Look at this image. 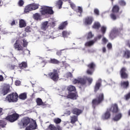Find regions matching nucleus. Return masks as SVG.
I'll return each mask as SVG.
<instances>
[{
	"label": "nucleus",
	"mask_w": 130,
	"mask_h": 130,
	"mask_svg": "<svg viewBox=\"0 0 130 130\" xmlns=\"http://www.w3.org/2000/svg\"><path fill=\"white\" fill-rule=\"evenodd\" d=\"M104 101V93H101L97 96L96 99H94L92 101V107L95 109L96 107Z\"/></svg>",
	"instance_id": "nucleus-1"
},
{
	"label": "nucleus",
	"mask_w": 130,
	"mask_h": 130,
	"mask_svg": "<svg viewBox=\"0 0 130 130\" xmlns=\"http://www.w3.org/2000/svg\"><path fill=\"white\" fill-rule=\"evenodd\" d=\"M48 77L54 82H57L58 79H59L58 71L56 69L53 70L52 72H50L48 74Z\"/></svg>",
	"instance_id": "nucleus-2"
},
{
	"label": "nucleus",
	"mask_w": 130,
	"mask_h": 130,
	"mask_svg": "<svg viewBox=\"0 0 130 130\" xmlns=\"http://www.w3.org/2000/svg\"><path fill=\"white\" fill-rule=\"evenodd\" d=\"M18 118H20V115L17 113H14L11 115L7 116L5 119L10 122H15V121L18 120Z\"/></svg>",
	"instance_id": "nucleus-3"
},
{
	"label": "nucleus",
	"mask_w": 130,
	"mask_h": 130,
	"mask_svg": "<svg viewBox=\"0 0 130 130\" xmlns=\"http://www.w3.org/2000/svg\"><path fill=\"white\" fill-rule=\"evenodd\" d=\"M19 98V95L17 93H12L7 96L6 100L9 102H17Z\"/></svg>",
	"instance_id": "nucleus-4"
},
{
	"label": "nucleus",
	"mask_w": 130,
	"mask_h": 130,
	"mask_svg": "<svg viewBox=\"0 0 130 130\" xmlns=\"http://www.w3.org/2000/svg\"><path fill=\"white\" fill-rule=\"evenodd\" d=\"M87 68H88V69L86 71V74L87 75H89L90 76H92L93 75V73H94V71H95V68H96V64L94 63V62H91L90 63H89L87 66Z\"/></svg>",
	"instance_id": "nucleus-5"
},
{
	"label": "nucleus",
	"mask_w": 130,
	"mask_h": 130,
	"mask_svg": "<svg viewBox=\"0 0 130 130\" xmlns=\"http://www.w3.org/2000/svg\"><path fill=\"white\" fill-rule=\"evenodd\" d=\"M87 82H88V84L90 86V85L93 83V78L85 76H83L82 78V87H84V88L87 87V85H86L87 84Z\"/></svg>",
	"instance_id": "nucleus-6"
},
{
	"label": "nucleus",
	"mask_w": 130,
	"mask_h": 130,
	"mask_svg": "<svg viewBox=\"0 0 130 130\" xmlns=\"http://www.w3.org/2000/svg\"><path fill=\"white\" fill-rule=\"evenodd\" d=\"M120 75L121 79L126 80L128 78V74L126 73V68L125 67H122L120 71Z\"/></svg>",
	"instance_id": "nucleus-7"
},
{
	"label": "nucleus",
	"mask_w": 130,
	"mask_h": 130,
	"mask_svg": "<svg viewBox=\"0 0 130 130\" xmlns=\"http://www.w3.org/2000/svg\"><path fill=\"white\" fill-rule=\"evenodd\" d=\"M31 121V119H29L28 117H25L22 118V119L21 121V122L19 123V124H22V127L24 128V127H26L29 123H30V122Z\"/></svg>",
	"instance_id": "nucleus-8"
},
{
	"label": "nucleus",
	"mask_w": 130,
	"mask_h": 130,
	"mask_svg": "<svg viewBox=\"0 0 130 130\" xmlns=\"http://www.w3.org/2000/svg\"><path fill=\"white\" fill-rule=\"evenodd\" d=\"M71 8L76 12L77 16L81 17L82 15V7H76V5L74 4L71 5Z\"/></svg>",
	"instance_id": "nucleus-9"
},
{
	"label": "nucleus",
	"mask_w": 130,
	"mask_h": 130,
	"mask_svg": "<svg viewBox=\"0 0 130 130\" xmlns=\"http://www.w3.org/2000/svg\"><path fill=\"white\" fill-rule=\"evenodd\" d=\"M111 117V114H110V112L109 109H107V111L102 116V119L103 120H108Z\"/></svg>",
	"instance_id": "nucleus-10"
},
{
	"label": "nucleus",
	"mask_w": 130,
	"mask_h": 130,
	"mask_svg": "<svg viewBox=\"0 0 130 130\" xmlns=\"http://www.w3.org/2000/svg\"><path fill=\"white\" fill-rule=\"evenodd\" d=\"M14 47L15 49L18 50V51H23V47L20 44V41L16 40V42L14 45Z\"/></svg>",
	"instance_id": "nucleus-11"
},
{
	"label": "nucleus",
	"mask_w": 130,
	"mask_h": 130,
	"mask_svg": "<svg viewBox=\"0 0 130 130\" xmlns=\"http://www.w3.org/2000/svg\"><path fill=\"white\" fill-rule=\"evenodd\" d=\"M102 84V80L101 79H99L98 82H96L95 86H94V93H97V91L100 89L101 85Z\"/></svg>",
	"instance_id": "nucleus-12"
},
{
	"label": "nucleus",
	"mask_w": 130,
	"mask_h": 130,
	"mask_svg": "<svg viewBox=\"0 0 130 130\" xmlns=\"http://www.w3.org/2000/svg\"><path fill=\"white\" fill-rule=\"evenodd\" d=\"M117 36H118V31L115 30L112 31L109 35V38L111 40H113V39L116 38Z\"/></svg>",
	"instance_id": "nucleus-13"
},
{
	"label": "nucleus",
	"mask_w": 130,
	"mask_h": 130,
	"mask_svg": "<svg viewBox=\"0 0 130 130\" xmlns=\"http://www.w3.org/2000/svg\"><path fill=\"white\" fill-rule=\"evenodd\" d=\"M110 112H113V113H117L118 112V107L117 105L115 104L111 107L110 108L108 109Z\"/></svg>",
	"instance_id": "nucleus-14"
},
{
	"label": "nucleus",
	"mask_w": 130,
	"mask_h": 130,
	"mask_svg": "<svg viewBox=\"0 0 130 130\" xmlns=\"http://www.w3.org/2000/svg\"><path fill=\"white\" fill-rule=\"evenodd\" d=\"M120 10V8L119 7V6L117 5H115L112 9V13H114L115 14H119V15H120V14H121V12L119 13Z\"/></svg>",
	"instance_id": "nucleus-15"
},
{
	"label": "nucleus",
	"mask_w": 130,
	"mask_h": 130,
	"mask_svg": "<svg viewBox=\"0 0 130 130\" xmlns=\"http://www.w3.org/2000/svg\"><path fill=\"white\" fill-rule=\"evenodd\" d=\"M18 67L20 70H25V69H27V68H28V62L27 61H22L20 63L18 64Z\"/></svg>",
	"instance_id": "nucleus-16"
},
{
	"label": "nucleus",
	"mask_w": 130,
	"mask_h": 130,
	"mask_svg": "<svg viewBox=\"0 0 130 130\" xmlns=\"http://www.w3.org/2000/svg\"><path fill=\"white\" fill-rule=\"evenodd\" d=\"M85 25H91L93 23V17H88L85 19L84 20Z\"/></svg>",
	"instance_id": "nucleus-17"
},
{
	"label": "nucleus",
	"mask_w": 130,
	"mask_h": 130,
	"mask_svg": "<svg viewBox=\"0 0 130 130\" xmlns=\"http://www.w3.org/2000/svg\"><path fill=\"white\" fill-rule=\"evenodd\" d=\"M120 86L123 89H127L129 87V82L128 81H122L120 83Z\"/></svg>",
	"instance_id": "nucleus-18"
},
{
	"label": "nucleus",
	"mask_w": 130,
	"mask_h": 130,
	"mask_svg": "<svg viewBox=\"0 0 130 130\" xmlns=\"http://www.w3.org/2000/svg\"><path fill=\"white\" fill-rule=\"evenodd\" d=\"M110 17L112 20L113 21H115L117 20V19H119V14L118 13H114L112 12L110 14Z\"/></svg>",
	"instance_id": "nucleus-19"
},
{
	"label": "nucleus",
	"mask_w": 130,
	"mask_h": 130,
	"mask_svg": "<svg viewBox=\"0 0 130 130\" xmlns=\"http://www.w3.org/2000/svg\"><path fill=\"white\" fill-rule=\"evenodd\" d=\"M48 27H49L48 21H45L42 23L41 29L44 31H46V29H48Z\"/></svg>",
	"instance_id": "nucleus-20"
},
{
	"label": "nucleus",
	"mask_w": 130,
	"mask_h": 130,
	"mask_svg": "<svg viewBox=\"0 0 130 130\" xmlns=\"http://www.w3.org/2000/svg\"><path fill=\"white\" fill-rule=\"evenodd\" d=\"M96 41H97V38H94L93 40H91V41L87 42L85 44V46H88V47L92 46V45H94V43H95V42H96Z\"/></svg>",
	"instance_id": "nucleus-21"
},
{
	"label": "nucleus",
	"mask_w": 130,
	"mask_h": 130,
	"mask_svg": "<svg viewBox=\"0 0 130 130\" xmlns=\"http://www.w3.org/2000/svg\"><path fill=\"white\" fill-rule=\"evenodd\" d=\"M46 11L47 12V15H53L54 13L52 10V7H50L48 6H46Z\"/></svg>",
	"instance_id": "nucleus-22"
},
{
	"label": "nucleus",
	"mask_w": 130,
	"mask_h": 130,
	"mask_svg": "<svg viewBox=\"0 0 130 130\" xmlns=\"http://www.w3.org/2000/svg\"><path fill=\"white\" fill-rule=\"evenodd\" d=\"M123 57H125V58H126L127 59H128L130 58V50L126 49L125 51H123Z\"/></svg>",
	"instance_id": "nucleus-23"
},
{
	"label": "nucleus",
	"mask_w": 130,
	"mask_h": 130,
	"mask_svg": "<svg viewBox=\"0 0 130 130\" xmlns=\"http://www.w3.org/2000/svg\"><path fill=\"white\" fill-rule=\"evenodd\" d=\"M2 92L4 96H5V95H7V94L10 92V87L8 86H4L2 90Z\"/></svg>",
	"instance_id": "nucleus-24"
},
{
	"label": "nucleus",
	"mask_w": 130,
	"mask_h": 130,
	"mask_svg": "<svg viewBox=\"0 0 130 130\" xmlns=\"http://www.w3.org/2000/svg\"><path fill=\"white\" fill-rule=\"evenodd\" d=\"M82 113V111L78 108H74L72 110V113L75 114L76 115H80Z\"/></svg>",
	"instance_id": "nucleus-25"
},
{
	"label": "nucleus",
	"mask_w": 130,
	"mask_h": 130,
	"mask_svg": "<svg viewBox=\"0 0 130 130\" xmlns=\"http://www.w3.org/2000/svg\"><path fill=\"white\" fill-rule=\"evenodd\" d=\"M67 98L70 99L76 100L77 99V94L75 93L71 92L67 95Z\"/></svg>",
	"instance_id": "nucleus-26"
},
{
	"label": "nucleus",
	"mask_w": 130,
	"mask_h": 130,
	"mask_svg": "<svg viewBox=\"0 0 130 130\" xmlns=\"http://www.w3.org/2000/svg\"><path fill=\"white\" fill-rule=\"evenodd\" d=\"M71 123L74 124L76 121H78V116L73 115L70 117Z\"/></svg>",
	"instance_id": "nucleus-27"
},
{
	"label": "nucleus",
	"mask_w": 130,
	"mask_h": 130,
	"mask_svg": "<svg viewBox=\"0 0 130 130\" xmlns=\"http://www.w3.org/2000/svg\"><path fill=\"white\" fill-rule=\"evenodd\" d=\"M40 12L41 15L43 16H45V15H47L46 6H42Z\"/></svg>",
	"instance_id": "nucleus-28"
},
{
	"label": "nucleus",
	"mask_w": 130,
	"mask_h": 130,
	"mask_svg": "<svg viewBox=\"0 0 130 130\" xmlns=\"http://www.w3.org/2000/svg\"><path fill=\"white\" fill-rule=\"evenodd\" d=\"M36 102H37V105H38V106H41V105H42L43 106H44V105H45L44 103H43V102L42 101V99H41L39 98H38L36 99Z\"/></svg>",
	"instance_id": "nucleus-29"
},
{
	"label": "nucleus",
	"mask_w": 130,
	"mask_h": 130,
	"mask_svg": "<svg viewBox=\"0 0 130 130\" xmlns=\"http://www.w3.org/2000/svg\"><path fill=\"white\" fill-rule=\"evenodd\" d=\"M67 26H68V21H64L59 26L58 28L59 30H63Z\"/></svg>",
	"instance_id": "nucleus-30"
},
{
	"label": "nucleus",
	"mask_w": 130,
	"mask_h": 130,
	"mask_svg": "<svg viewBox=\"0 0 130 130\" xmlns=\"http://www.w3.org/2000/svg\"><path fill=\"white\" fill-rule=\"evenodd\" d=\"M73 84L74 85H77L78 84V85H82V78H78V79H75L73 81Z\"/></svg>",
	"instance_id": "nucleus-31"
},
{
	"label": "nucleus",
	"mask_w": 130,
	"mask_h": 130,
	"mask_svg": "<svg viewBox=\"0 0 130 130\" xmlns=\"http://www.w3.org/2000/svg\"><path fill=\"white\" fill-rule=\"evenodd\" d=\"M100 27H101V24L98 22H95L92 25V28L93 29H96L97 30L99 29Z\"/></svg>",
	"instance_id": "nucleus-32"
},
{
	"label": "nucleus",
	"mask_w": 130,
	"mask_h": 130,
	"mask_svg": "<svg viewBox=\"0 0 130 130\" xmlns=\"http://www.w3.org/2000/svg\"><path fill=\"white\" fill-rule=\"evenodd\" d=\"M26 22L23 19H21L19 20V27L24 28L26 27Z\"/></svg>",
	"instance_id": "nucleus-33"
},
{
	"label": "nucleus",
	"mask_w": 130,
	"mask_h": 130,
	"mask_svg": "<svg viewBox=\"0 0 130 130\" xmlns=\"http://www.w3.org/2000/svg\"><path fill=\"white\" fill-rule=\"evenodd\" d=\"M48 62L49 63H53V64H58V63H59V61L57 59L54 58H51Z\"/></svg>",
	"instance_id": "nucleus-34"
},
{
	"label": "nucleus",
	"mask_w": 130,
	"mask_h": 130,
	"mask_svg": "<svg viewBox=\"0 0 130 130\" xmlns=\"http://www.w3.org/2000/svg\"><path fill=\"white\" fill-rule=\"evenodd\" d=\"M30 11H32V8L31 7V5L30 4L25 7L24 9V13L27 14V13H29V12H30Z\"/></svg>",
	"instance_id": "nucleus-35"
},
{
	"label": "nucleus",
	"mask_w": 130,
	"mask_h": 130,
	"mask_svg": "<svg viewBox=\"0 0 130 130\" xmlns=\"http://www.w3.org/2000/svg\"><path fill=\"white\" fill-rule=\"evenodd\" d=\"M19 99H21V100H25L27 99V93L24 92L22 93H21L19 95Z\"/></svg>",
	"instance_id": "nucleus-36"
},
{
	"label": "nucleus",
	"mask_w": 130,
	"mask_h": 130,
	"mask_svg": "<svg viewBox=\"0 0 130 130\" xmlns=\"http://www.w3.org/2000/svg\"><path fill=\"white\" fill-rule=\"evenodd\" d=\"M122 115L120 113H119L115 115V116L113 118L114 121H118L120 118H121Z\"/></svg>",
	"instance_id": "nucleus-37"
},
{
	"label": "nucleus",
	"mask_w": 130,
	"mask_h": 130,
	"mask_svg": "<svg viewBox=\"0 0 130 130\" xmlns=\"http://www.w3.org/2000/svg\"><path fill=\"white\" fill-rule=\"evenodd\" d=\"M6 125H7V122L0 120V129L1 128H4L6 127Z\"/></svg>",
	"instance_id": "nucleus-38"
},
{
	"label": "nucleus",
	"mask_w": 130,
	"mask_h": 130,
	"mask_svg": "<svg viewBox=\"0 0 130 130\" xmlns=\"http://www.w3.org/2000/svg\"><path fill=\"white\" fill-rule=\"evenodd\" d=\"M30 7H31L32 11H34L39 8V5L36 4H30Z\"/></svg>",
	"instance_id": "nucleus-39"
},
{
	"label": "nucleus",
	"mask_w": 130,
	"mask_h": 130,
	"mask_svg": "<svg viewBox=\"0 0 130 130\" xmlns=\"http://www.w3.org/2000/svg\"><path fill=\"white\" fill-rule=\"evenodd\" d=\"M67 90L69 92H73L74 91H76V87L73 85H70L67 87Z\"/></svg>",
	"instance_id": "nucleus-40"
},
{
	"label": "nucleus",
	"mask_w": 130,
	"mask_h": 130,
	"mask_svg": "<svg viewBox=\"0 0 130 130\" xmlns=\"http://www.w3.org/2000/svg\"><path fill=\"white\" fill-rule=\"evenodd\" d=\"M34 18L35 20L38 21V20H41V16L39 13H36L34 15Z\"/></svg>",
	"instance_id": "nucleus-41"
},
{
	"label": "nucleus",
	"mask_w": 130,
	"mask_h": 130,
	"mask_svg": "<svg viewBox=\"0 0 130 130\" xmlns=\"http://www.w3.org/2000/svg\"><path fill=\"white\" fill-rule=\"evenodd\" d=\"M118 4L121 6V7H124L126 6V3L125 1H124V0H119L118 1Z\"/></svg>",
	"instance_id": "nucleus-42"
},
{
	"label": "nucleus",
	"mask_w": 130,
	"mask_h": 130,
	"mask_svg": "<svg viewBox=\"0 0 130 130\" xmlns=\"http://www.w3.org/2000/svg\"><path fill=\"white\" fill-rule=\"evenodd\" d=\"M62 1L61 0H59L56 3V6H57L59 9H60L62 6Z\"/></svg>",
	"instance_id": "nucleus-43"
},
{
	"label": "nucleus",
	"mask_w": 130,
	"mask_h": 130,
	"mask_svg": "<svg viewBox=\"0 0 130 130\" xmlns=\"http://www.w3.org/2000/svg\"><path fill=\"white\" fill-rule=\"evenodd\" d=\"M31 129H36L37 128V124L35 122L34 124L29 125Z\"/></svg>",
	"instance_id": "nucleus-44"
},
{
	"label": "nucleus",
	"mask_w": 130,
	"mask_h": 130,
	"mask_svg": "<svg viewBox=\"0 0 130 130\" xmlns=\"http://www.w3.org/2000/svg\"><path fill=\"white\" fill-rule=\"evenodd\" d=\"M54 122L56 123V124H58V123H60V122H61V119L59 118H56L54 119Z\"/></svg>",
	"instance_id": "nucleus-45"
},
{
	"label": "nucleus",
	"mask_w": 130,
	"mask_h": 130,
	"mask_svg": "<svg viewBox=\"0 0 130 130\" xmlns=\"http://www.w3.org/2000/svg\"><path fill=\"white\" fill-rule=\"evenodd\" d=\"M106 27L105 26H102L101 29V31L103 34V35H104L105 33L106 32Z\"/></svg>",
	"instance_id": "nucleus-46"
},
{
	"label": "nucleus",
	"mask_w": 130,
	"mask_h": 130,
	"mask_svg": "<svg viewBox=\"0 0 130 130\" xmlns=\"http://www.w3.org/2000/svg\"><path fill=\"white\" fill-rule=\"evenodd\" d=\"M23 47H27L28 46V42H27V40L23 39Z\"/></svg>",
	"instance_id": "nucleus-47"
},
{
	"label": "nucleus",
	"mask_w": 130,
	"mask_h": 130,
	"mask_svg": "<svg viewBox=\"0 0 130 130\" xmlns=\"http://www.w3.org/2000/svg\"><path fill=\"white\" fill-rule=\"evenodd\" d=\"M66 78H73V74L71 72H68L65 74Z\"/></svg>",
	"instance_id": "nucleus-48"
},
{
	"label": "nucleus",
	"mask_w": 130,
	"mask_h": 130,
	"mask_svg": "<svg viewBox=\"0 0 130 130\" xmlns=\"http://www.w3.org/2000/svg\"><path fill=\"white\" fill-rule=\"evenodd\" d=\"M68 35H70V34L69 32H68L67 31H63L62 32V36H63V37H64V38L68 37Z\"/></svg>",
	"instance_id": "nucleus-49"
},
{
	"label": "nucleus",
	"mask_w": 130,
	"mask_h": 130,
	"mask_svg": "<svg viewBox=\"0 0 130 130\" xmlns=\"http://www.w3.org/2000/svg\"><path fill=\"white\" fill-rule=\"evenodd\" d=\"M93 36L94 35H93V34H92V32H88L87 35V39H91V38H92Z\"/></svg>",
	"instance_id": "nucleus-50"
},
{
	"label": "nucleus",
	"mask_w": 130,
	"mask_h": 130,
	"mask_svg": "<svg viewBox=\"0 0 130 130\" xmlns=\"http://www.w3.org/2000/svg\"><path fill=\"white\" fill-rule=\"evenodd\" d=\"M124 98L126 100H129L130 99V92L124 95Z\"/></svg>",
	"instance_id": "nucleus-51"
},
{
	"label": "nucleus",
	"mask_w": 130,
	"mask_h": 130,
	"mask_svg": "<svg viewBox=\"0 0 130 130\" xmlns=\"http://www.w3.org/2000/svg\"><path fill=\"white\" fill-rule=\"evenodd\" d=\"M27 36V34L26 32H22L20 35V37L21 38H24V37H26Z\"/></svg>",
	"instance_id": "nucleus-52"
},
{
	"label": "nucleus",
	"mask_w": 130,
	"mask_h": 130,
	"mask_svg": "<svg viewBox=\"0 0 130 130\" xmlns=\"http://www.w3.org/2000/svg\"><path fill=\"white\" fill-rule=\"evenodd\" d=\"M25 32H31V27L30 26H26L25 28Z\"/></svg>",
	"instance_id": "nucleus-53"
},
{
	"label": "nucleus",
	"mask_w": 130,
	"mask_h": 130,
	"mask_svg": "<svg viewBox=\"0 0 130 130\" xmlns=\"http://www.w3.org/2000/svg\"><path fill=\"white\" fill-rule=\"evenodd\" d=\"M19 7H23L24 5V1L23 0H20L18 2Z\"/></svg>",
	"instance_id": "nucleus-54"
},
{
	"label": "nucleus",
	"mask_w": 130,
	"mask_h": 130,
	"mask_svg": "<svg viewBox=\"0 0 130 130\" xmlns=\"http://www.w3.org/2000/svg\"><path fill=\"white\" fill-rule=\"evenodd\" d=\"M94 13L96 16H99V10L98 9H94Z\"/></svg>",
	"instance_id": "nucleus-55"
},
{
	"label": "nucleus",
	"mask_w": 130,
	"mask_h": 130,
	"mask_svg": "<svg viewBox=\"0 0 130 130\" xmlns=\"http://www.w3.org/2000/svg\"><path fill=\"white\" fill-rule=\"evenodd\" d=\"M16 65L10 64L9 66V68L10 70H15V68H16Z\"/></svg>",
	"instance_id": "nucleus-56"
},
{
	"label": "nucleus",
	"mask_w": 130,
	"mask_h": 130,
	"mask_svg": "<svg viewBox=\"0 0 130 130\" xmlns=\"http://www.w3.org/2000/svg\"><path fill=\"white\" fill-rule=\"evenodd\" d=\"M125 45L126 46H128L130 48V40H126L125 42Z\"/></svg>",
	"instance_id": "nucleus-57"
},
{
	"label": "nucleus",
	"mask_w": 130,
	"mask_h": 130,
	"mask_svg": "<svg viewBox=\"0 0 130 130\" xmlns=\"http://www.w3.org/2000/svg\"><path fill=\"white\" fill-rule=\"evenodd\" d=\"M107 47L108 49H112V44H111V43H109L107 45Z\"/></svg>",
	"instance_id": "nucleus-58"
},
{
	"label": "nucleus",
	"mask_w": 130,
	"mask_h": 130,
	"mask_svg": "<svg viewBox=\"0 0 130 130\" xmlns=\"http://www.w3.org/2000/svg\"><path fill=\"white\" fill-rule=\"evenodd\" d=\"M102 42L104 43V44H106L108 42V40H107L106 38H103L102 39Z\"/></svg>",
	"instance_id": "nucleus-59"
},
{
	"label": "nucleus",
	"mask_w": 130,
	"mask_h": 130,
	"mask_svg": "<svg viewBox=\"0 0 130 130\" xmlns=\"http://www.w3.org/2000/svg\"><path fill=\"white\" fill-rule=\"evenodd\" d=\"M61 51H62V50L57 51V52H56L57 55H58L59 56L61 55V54L62 53V52Z\"/></svg>",
	"instance_id": "nucleus-60"
},
{
	"label": "nucleus",
	"mask_w": 130,
	"mask_h": 130,
	"mask_svg": "<svg viewBox=\"0 0 130 130\" xmlns=\"http://www.w3.org/2000/svg\"><path fill=\"white\" fill-rule=\"evenodd\" d=\"M14 25H16V20H13L11 23V26H14Z\"/></svg>",
	"instance_id": "nucleus-61"
},
{
	"label": "nucleus",
	"mask_w": 130,
	"mask_h": 130,
	"mask_svg": "<svg viewBox=\"0 0 130 130\" xmlns=\"http://www.w3.org/2000/svg\"><path fill=\"white\" fill-rule=\"evenodd\" d=\"M20 84H21V82H20L19 81H15V85H16V86H20Z\"/></svg>",
	"instance_id": "nucleus-62"
},
{
	"label": "nucleus",
	"mask_w": 130,
	"mask_h": 130,
	"mask_svg": "<svg viewBox=\"0 0 130 130\" xmlns=\"http://www.w3.org/2000/svg\"><path fill=\"white\" fill-rule=\"evenodd\" d=\"M97 38V40H98V39H101V38H102V35H99L96 38Z\"/></svg>",
	"instance_id": "nucleus-63"
},
{
	"label": "nucleus",
	"mask_w": 130,
	"mask_h": 130,
	"mask_svg": "<svg viewBox=\"0 0 130 130\" xmlns=\"http://www.w3.org/2000/svg\"><path fill=\"white\" fill-rule=\"evenodd\" d=\"M102 50L103 52L105 53V52H106V48H105V47H103Z\"/></svg>",
	"instance_id": "nucleus-64"
}]
</instances>
